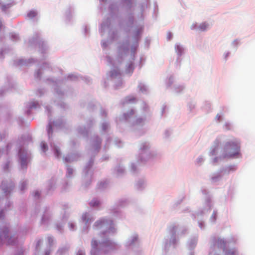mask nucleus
Instances as JSON below:
<instances>
[{"label":"nucleus","instance_id":"f03ea898","mask_svg":"<svg viewBox=\"0 0 255 255\" xmlns=\"http://www.w3.org/2000/svg\"><path fill=\"white\" fill-rule=\"evenodd\" d=\"M106 221L104 219L98 220L95 223L94 226L96 228H101L105 224Z\"/></svg>","mask_w":255,"mask_h":255},{"label":"nucleus","instance_id":"20e7f679","mask_svg":"<svg viewBox=\"0 0 255 255\" xmlns=\"http://www.w3.org/2000/svg\"><path fill=\"white\" fill-rule=\"evenodd\" d=\"M120 74V71L118 70H114L111 72V76L112 77H115Z\"/></svg>","mask_w":255,"mask_h":255},{"label":"nucleus","instance_id":"6e6552de","mask_svg":"<svg viewBox=\"0 0 255 255\" xmlns=\"http://www.w3.org/2000/svg\"><path fill=\"white\" fill-rule=\"evenodd\" d=\"M207 25L205 23H202L198 27L199 30L203 31L206 29Z\"/></svg>","mask_w":255,"mask_h":255},{"label":"nucleus","instance_id":"0eeeda50","mask_svg":"<svg viewBox=\"0 0 255 255\" xmlns=\"http://www.w3.org/2000/svg\"><path fill=\"white\" fill-rule=\"evenodd\" d=\"M41 147L44 152H45L47 150V145L44 142L41 143Z\"/></svg>","mask_w":255,"mask_h":255},{"label":"nucleus","instance_id":"1a4fd4ad","mask_svg":"<svg viewBox=\"0 0 255 255\" xmlns=\"http://www.w3.org/2000/svg\"><path fill=\"white\" fill-rule=\"evenodd\" d=\"M89 215L88 214H85L83 215L82 218L83 220L85 221L86 223H87L89 222Z\"/></svg>","mask_w":255,"mask_h":255},{"label":"nucleus","instance_id":"423d86ee","mask_svg":"<svg viewBox=\"0 0 255 255\" xmlns=\"http://www.w3.org/2000/svg\"><path fill=\"white\" fill-rule=\"evenodd\" d=\"M54 150V154H55V156L57 157H60L61 155V153H60V150H59L58 147H55Z\"/></svg>","mask_w":255,"mask_h":255},{"label":"nucleus","instance_id":"39448f33","mask_svg":"<svg viewBox=\"0 0 255 255\" xmlns=\"http://www.w3.org/2000/svg\"><path fill=\"white\" fill-rule=\"evenodd\" d=\"M37 13L35 11H30L27 14V16L29 18H33L35 17Z\"/></svg>","mask_w":255,"mask_h":255},{"label":"nucleus","instance_id":"412c9836","mask_svg":"<svg viewBox=\"0 0 255 255\" xmlns=\"http://www.w3.org/2000/svg\"><path fill=\"white\" fill-rule=\"evenodd\" d=\"M171 36H172V35H171V33L169 32V33H168V39H170L171 38Z\"/></svg>","mask_w":255,"mask_h":255},{"label":"nucleus","instance_id":"ddd939ff","mask_svg":"<svg viewBox=\"0 0 255 255\" xmlns=\"http://www.w3.org/2000/svg\"><path fill=\"white\" fill-rule=\"evenodd\" d=\"M48 132L49 134H50V133H52V125L51 124H49L48 125Z\"/></svg>","mask_w":255,"mask_h":255},{"label":"nucleus","instance_id":"a878e982","mask_svg":"<svg viewBox=\"0 0 255 255\" xmlns=\"http://www.w3.org/2000/svg\"><path fill=\"white\" fill-rule=\"evenodd\" d=\"M49 253H48V254L46 253V255H49Z\"/></svg>","mask_w":255,"mask_h":255},{"label":"nucleus","instance_id":"f8f14e48","mask_svg":"<svg viewBox=\"0 0 255 255\" xmlns=\"http://www.w3.org/2000/svg\"><path fill=\"white\" fill-rule=\"evenodd\" d=\"M11 237L9 238V236H6L5 237V240H6L7 243L8 245L12 244V243L10 242Z\"/></svg>","mask_w":255,"mask_h":255},{"label":"nucleus","instance_id":"a211bd4d","mask_svg":"<svg viewBox=\"0 0 255 255\" xmlns=\"http://www.w3.org/2000/svg\"><path fill=\"white\" fill-rule=\"evenodd\" d=\"M77 255H85L84 253H83L82 251H79L78 252Z\"/></svg>","mask_w":255,"mask_h":255},{"label":"nucleus","instance_id":"9b49d317","mask_svg":"<svg viewBox=\"0 0 255 255\" xmlns=\"http://www.w3.org/2000/svg\"><path fill=\"white\" fill-rule=\"evenodd\" d=\"M99 204V202L96 200L92 201L90 202V205L92 206H98Z\"/></svg>","mask_w":255,"mask_h":255},{"label":"nucleus","instance_id":"f3484780","mask_svg":"<svg viewBox=\"0 0 255 255\" xmlns=\"http://www.w3.org/2000/svg\"><path fill=\"white\" fill-rule=\"evenodd\" d=\"M34 194H35V195H34V196H35V197H38L39 196V192H38V191H35V192H34Z\"/></svg>","mask_w":255,"mask_h":255},{"label":"nucleus","instance_id":"b1692460","mask_svg":"<svg viewBox=\"0 0 255 255\" xmlns=\"http://www.w3.org/2000/svg\"><path fill=\"white\" fill-rule=\"evenodd\" d=\"M202 161H203V159H202V158H199V160H198V162H202Z\"/></svg>","mask_w":255,"mask_h":255},{"label":"nucleus","instance_id":"4be33fe9","mask_svg":"<svg viewBox=\"0 0 255 255\" xmlns=\"http://www.w3.org/2000/svg\"><path fill=\"white\" fill-rule=\"evenodd\" d=\"M104 244H106V245H107L108 246H109V245H111L112 243L111 242H108V243H104Z\"/></svg>","mask_w":255,"mask_h":255},{"label":"nucleus","instance_id":"5701e85b","mask_svg":"<svg viewBox=\"0 0 255 255\" xmlns=\"http://www.w3.org/2000/svg\"><path fill=\"white\" fill-rule=\"evenodd\" d=\"M142 121V119H138V120H137V123H140V122H141V121Z\"/></svg>","mask_w":255,"mask_h":255},{"label":"nucleus","instance_id":"393cba45","mask_svg":"<svg viewBox=\"0 0 255 255\" xmlns=\"http://www.w3.org/2000/svg\"><path fill=\"white\" fill-rule=\"evenodd\" d=\"M3 234H4V235H3V237H4V238H5V237H6V236H8V235H7L6 234H4V233H3Z\"/></svg>","mask_w":255,"mask_h":255},{"label":"nucleus","instance_id":"6ab92c4d","mask_svg":"<svg viewBox=\"0 0 255 255\" xmlns=\"http://www.w3.org/2000/svg\"><path fill=\"white\" fill-rule=\"evenodd\" d=\"M26 186V183H23L22 184H21V190H23L24 187Z\"/></svg>","mask_w":255,"mask_h":255},{"label":"nucleus","instance_id":"dca6fc26","mask_svg":"<svg viewBox=\"0 0 255 255\" xmlns=\"http://www.w3.org/2000/svg\"><path fill=\"white\" fill-rule=\"evenodd\" d=\"M128 68L129 70H131V72L133 71V65L132 64H130L129 66H128Z\"/></svg>","mask_w":255,"mask_h":255},{"label":"nucleus","instance_id":"7ed1b4c3","mask_svg":"<svg viewBox=\"0 0 255 255\" xmlns=\"http://www.w3.org/2000/svg\"><path fill=\"white\" fill-rule=\"evenodd\" d=\"M217 217V213L216 211H214L211 218H210V221L212 222H215L216 221Z\"/></svg>","mask_w":255,"mask_h":255},{"label":"nucleus","instance_id":"bb28decb","mask_svg":"<svg viewBox=\"0 0 255 255\" xmlns=\"http://www.w3.org/2000/svg\"><path fill=\"white\" fill-rule=\"evenodd\" d=\"M103 1H104V0H102Z\"/></svg>","mask_w":255,"mask_h":255},{"label":"nucleus","instance_id":"f257e3e1","mask_svg":"<svg viewBox=\"0 0 255 255\" xmlns=\"http://www.w3.org/2000/svg\"><path fill=\"white\" fill-rule=\"evenodd\" d=\"M225 150L228 153L224 155L225 157H233L239 154L240 143L236 140L228 142L225 145Z\"/></svg>","mask_w":255,"mask_h":255},{"label":"nucleus","instance_id":"aec40b11","mask_svg":"<svg viewBox=\"0 0 255 255\" xmlns=\"http://www.w3.org/2000/svg\"><path fill=\"white\" fill-rule=\"evenodd\" d=\"M48 241L50 243H52V239L50 237L48 238Z\"/></svg>","mask_w":255,"mask_h":255},{"label":"nucleus","instance_id":"9d476101","mask_svg":"<svg viewBox=\"0 0 255 255\" xmlns=\"http://www.w3.org/2000/svg\"><path fill=\"white\" fill-rule=\"evenodd\" d=\"M91 245L93 248L96 249L98 245V243L96 240H92Z\"/></svg>","mask_w":255,"mask_h":255},{"label":"nucleus","instance_id":"2eb2a0df","mask_svg":"<svg viewBox=\"0 0 255 255\" xmlns=\"http://www.w3.org/2000/svg\"><path fill=\"white\" fill-rule=\"evenodd\" d=\"M216 119H217V121L218 122H220L221 120V118H222V116L221 115H219V114H218L217 116H216Z\"/></svg>","mask_w":255,"mask_h":255},{"label":"nucleus","instance_id":"4468645a","mask_svg":"<svg viewBox=\"0 0 255 255\" xmlns=\"http://www.w3.org/2000/svg\"><path fill=\"white\" fill-rule=\"evenodd\" d=\"M66 251V250L64 249H61L58 250V253L60 255H61L64 252Z\"/></svg>","mask_w":255,"mask_h":255}]
</instances>
